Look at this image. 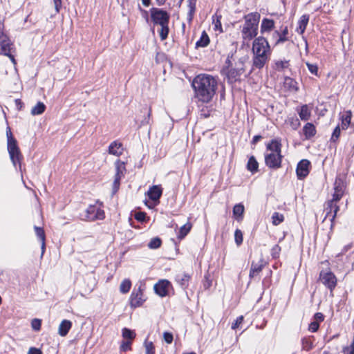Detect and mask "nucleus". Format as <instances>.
Here are the masks:
<instances>
[{"mask_svg": "<svg viewBox=\"0 0 354 354\" xmlns=\"http://www.w3.org/2000/svg\"><path fill=\"white\" fill-rule=\"evenodd\" d=\"M352 118V113L351 111H344L340 112L339 114V119L341 121L340 124H338L336 127L333 129V138L338 139L342 130H346L348 129L351 124ZM335 140L333 139V142Z\"/></svg>", "mask_w": 354, "mask_h": 354, "instance_id": "obj_6", "label": "nucleus"}, {"mask_svg": "<svg viewBox=\"0 0 354 354\" xmlns=\"http://www.w3.org/2000/svg\"><path fill=\"white\" fill-rule=\"evenodd\" d=\"M71 326L72 323L71 321L64 319L59 326L58 334L62 337L66 336L70 330Z\"/></svg>", "mask_w": 354, "mask_h": 354, "instance_id": "obj_23", "label": "nucleus"}, {"mask_svg": "<svg viewBox=\"0 0 354 354\" xmlns=\"http://www.w3.org/2000/svg\"><path fill=\"white\" fill-rule=\"evenodd\" d=\"M146 354H155V348L151 342L145 343Z\"/></svg>", "mask_w": 354, "mask_h": 354, "instance_id": "obj_45", "label": "nucleus"}, {"mask_svg": "<svg viewBox=\"0 0 354 354\" xmlns=\"http://www.w3.org/2000/svg\"><path fill=\"white\" fill-rule=\"evenodd\" d=\"M241 66V68H242V73H243L244 71V68H243V66H244V63L243 61L241 60H239L238 62H236L235 64V67H240Z\"/></svg>", "mask_w": 354, "mask_h": 354, "instance_id": "obj_64", "label": "nucleus"}, {"mask_svg": "<svg viewBox=\"0 0 354 354\" xmlns=\"http://www.w3.org/2000/svg\"><path fill=\"white\" fill-rule=\"evenodd\" d=\"M243 316H239L236 318V319L234 321V323H232V329H236L237 328L240 324L243 322Z\"/></svg>", "mask_w": 354, "mask_h": 354, "instance_id": "obj_53", "label": "nucleus"}, {"mask_svg": "<svg viewBox=\"0 0 354 354\" xmlns=\"http://www.w3.org/2000/svg\"><path fill=\"white\" fill-rule=\"evenodd\" d=\"M261 15L257 12H250L244 16V24L241 29V35L244 41H250L258 34V28Z\"/></svg>", "mask_w": 354, "mask_h": 354, "instance_id": "obj_4", "label": "nucleus"}, {"mask_svg": "<svg viewBox=\"0 0 354 354\" xmlns=\"http://www.w3.org/2000/svg\"><path fill=\"white\" fill-rule=\"evenodd\" d=\"M161 243V239L158 237H155L151 239V241L148 243V247L150 249H157L160 247Z\"/></svg>", "mask_w": 354, "mask_h": 354, "instance_id": "obj_40", "label": "nucleus"}, {"mask_svg": "<svg viewBox=\"0 0 354 354\" xmlns=\"http://www.w3.org/2000/svg\"><path fill=\"white\" fill-rule=\"evenodd\" d=\"M306 65L308 66V70L310 71V72L312 74H314V75L317 74L318 68H317V66L316 65L311 64H309V63H306Z\"/></svg>", "mask_w": 354, "mask_h": 354, "instance_id": "obj_55", "label": "nucleus"}, {"mask_svg": "<svg viewBox=\"0 0 354 354\" xmlns=\"http://www.w3.org/2000/svg\"><path fill=\"white\" fill-rule=\"evenodd\" d=\"M266 149L269 152L265 153L266 165L272 169L280 168L283 158L281 141L277 139L272 140L267 144Z\"/></svg>", "mask_w": 354, "mask_h": 354, "instance_id": "obj_3", "label": "nucleus"}, {"mask_svg": "<svg viewBox=\"0 0 354 354\" xmlns=\"http://www.w3.org/2000/svg\"><path fill=\"white\" fill-rule=\"evenodd\" d=\"M279 39V30H274L271 35V39L274 41V46H278L281 44V43H278Z\"/></svg>", "mask_w": 354, "mask_h": 354, "instance_id": "obj_50", "label": "nucleus"}, {"mask_svg": "<svg viewBox=\"0 0 354 354\" xmlns=\"http://www.w3.org/2000/svg\"><path fill=\"white\" fill-rule=\"evenodd\" d=\"M261 136H259V135H257V136H254L252 138V143L255 145L256 143H257L261 139Z\"/></svg>", "mask_w": 354, "mask_h": 354, "instance_id": "obj_63", "label": "nucleus"}, {"mask_svg": "<svg viewBox=\"0 0 354 354\" xmlns=\"http://www.w3.org/2000/svg\"><path fill=\"white\" fill-rule=\"evenodd\" d=\"M122 167L124 169V162H120L119 160L116 162V173L115 175V179L113 182V186L115 188H118L120 185V180L121 176L122 175Z\"/></svg>", "mask_w": 354, "mask_h": 354, "instance_id": "obj_25", "label": "nucleus"}, {"mask_svg": "<svg viewBox=\"0 0 354 354\" xmlns=\"http://www.w3.org/2000/svg\"><path fill=\"white\" fill-rule=\"evenodd\" d=\"M170 286V282L168 280H160L154 285L155 292L161 297H165L168 294V288Z\"/></svg>", "mask_w": 354, "mask_h": 354, "instance_id": "obj_16", "label": "nucleus"}, {"mask_svg": "<svg viewBox=\"0 0 354 354\" xmlns=\"http://www.w3.org/2000/svg\"><path fill=\"white\" fill-rule=\"evenodd\" d=\"M15 106H16V108L18 111H20L21 110L23 106H24V103L22 102V101L20 100V99H16L15 100Z\"/></svg>", "mask_w": 354, "mask_h": 354, "instance_id": "obj_60", "label": "nucleus"}, {"mask_svg": "<svg viewBox=\"0 0 354 354\" xmlns=\"http://www.w3.org/2000/svg\"><path fill=\"white\" fill-rule=\"evenodd\" d=\"M53 3L56 12L59 13L62 7V0H53Z\"/></svg>", "mask_w": 354, "mask_h": 354, "instance_id": "obj_54", "label": "nucleus"}, {"mask_svg": "<svg viewBox=\"0 0 354 354\" xmlns=\"http://www.w3.org/2000/svg\"><path fill=\"white\" fill-rule=\"evenodd\" d=\"M263 267L264 263L263 260H261L259 263L252 262L249 274L250 278H254L256 275L261 272Z\"/></svg>", "mask_w": 354, "mask_h": 354, "instance_id": "obj_21", "label": "nucleus"}, {"mask_svg": "<svg viewBox=\"0 0 354 354\" xmlns=\"http://www.w3.org/2000/svg\"><path fill=\"white\" fill-rule=\"evenodd\" d=\"M309 16L308 15H303L298 21V26L296 28V32L299 35H302L308 24Z\"/></svg>", "mask_w": 354, "mask_h": 354, "instance_id": "obj_22", "label": "nucleus"}, {"mask_svg": "<svg viewBox=\"0 0 354 354\" xmlns=\"http://www.w3.org/2000/svg\"><path fill=\"white\" fill-rule=\"evenodd\" d=\"M8 151L14 166L16 167L17 163L20 165L22 156L17 146V142L8 145Z\"/></svg>", "mask_w": 354, "mask_h": 354, "instance_id": "obj_12", "label": "nucleus"}, {"mask_svg": "<svg viewBox=\"0 0 354 354\" xmlns=\"http://www.w3.org/2000/svg\"><path fill=\"white\" fill-rule=\"evenodd\" d=\"M210 39L205 31H203L201 36L196 43L195 47L196 48H205L209 44Z\"/></svg>", "mask_w": 354, "mask_h": 354, "instance_id": "obj_26", "label": "nucleus"}, {"mask_svg": "<svg viewBox=\"0 0 354 354\" xmlns=\"http://www.w3.org/2000/svg\"><path fill=\"white\" fill-rule=\"evenodd\" d=\"M302 344H303V347L304 348L306 349V350H309L312 347V344L311 342H310L308 339H304L302 340Z\"/></svg>", "mask_w": 354, "mask_h": 354, "instance_id": "obj_57", "label": "nucleus"}, {"mask_svg": "<svg viewBox=\"0 0 354 354\" xmlns=\"http://www.w3.org/2000/svg\"><path fill=\"white\" fill-rule=\"evenodd\" d=\"M5 56L8 57L10 58V59L11 60L12 63L13 64V65L15 66H16L17 62H16V59H15L14 55H12V53H8V55H6Z\"/></svg>", "mask_w": 354, "mask_h": 354, "instance_id": "obj_62", "label": "nucleus"}, {"mask_svg": "<svg viewBox=\"0 0 354 354\" xmlns=\"http://www.w3.org/2000/svg\"><path fill=\"white\" fill-rule=\"evenodd\" d=\"M28 354H42V351L39 348L31 347L30 348Z\"/></svg>", "mask_w": 354, "mask_h": 354, "instance_id": "obj_58", "label": "nucleus"}, {"mask_svg": "<svg viewBox=\"0 0 354 354\" xmlns=\"http://www.w3.org/2000/svg\"><path fill=\"white\" fill-rule=\"evenodd\" d=\"M334 185L333 189L335 192L333 193V201H338L341 198L346 187L344 180L342 178H337Z\"/></svg>", "mask_w": 354, "mask_h": 354, "instance_id": "obj_15", "label": "nucleus"}, {"mask_svg": "<svg viewBox=\"0 0 354 354\" xmlns=\"http://www.w3.org/2000/svg\"><path fill=\"white\" fill-rule=\"evenodd\" d=\"M34 229H35V234H36L37 236L41 240V256H42L45 252V247H46L45 232H44V230H43V228L37 227V226H35Z\"/></svg>", "mask_w": 354, "mask_h": 354, "instance_id": "obj_27", "label": "nucleus"}, {"mask_svg": "<svg viewBox=\"0 0 354 354\" xmlns=\"http://www.w3.org/2000/svg\"><path fill=\"white\" fill-rule=\"evenodd\" d=\"M314 318L315 319V322H317L319 323V322H322L324 320V316L322 313H315V315H314Z\"/></svg>", "mask_w": 354, "mask_h": 354, "instance_id": "obj_59", "label": "nucleus"}, {"mask_svg": "<svg viewBox=\"0 0 354 354\" xmlns=\"http://www.w3.org/2000/svg\"><path fill=\"white\" fill-rule=\"evenodd\" d=\"M284 86L290 91H297V82L291 77L284 78Z\"/></svg>", "mask_w": 354, "mask_h": 354, "instance_id": "obj_34", "label": "nucleus"}, {"mask_svg": "<svg viewBox=\"0 0 354 354\" xmlns=\"http://www.w3.org/2000/svg\"><path fill=\"white\" fill-rule=\"evenodd\" d=\"M226 66L223 69L230 81H236L242 75V68L240 67H232V62L228 57L225 62Z\"/></svg>", "mask_w": 354, "mask_h": 354, "instance_id": "obj_10", "label": "nucleus"}, {"mask_svg": "<svg viewBox=\"0 0 354 354\" xmlns=\"http://www.w3.org/2000/svg\"><path fill=\"white\" fill-rule=\"evenodd\" d=\"M6 136L8 140V145L12 144V142H17V140L13 138L10 129L8 127L6 131Z\"/></svg>", "mask_w": 354, "mask_h": 354, "instance_id": "obj_48", "label": "nucleus"}, {"mask_svg": "<svg viewBox=\"0 0 354 354\" xmlns=\"http://www.w3.org/2000/svg\"><path fill=\"white\" fill-rule=\"evenodd\" d=\"M143 288L140 286L138 290H133L130 296V305L132 308H137L142 305L145 301L143 295Z\"/></svg>", "mask_w": 354, "mask_h": 354, "instance_id": "obj_11", "label": "nucleus"}, {"mask_svg": "<svg viewBox=\"0 0 354 354\" xmlns=\"http://www.w3.org/2000/svg\"><path fill=\"white\" fill-rule=\"evenodd\" d=\"M191 277L187 273H179L175 277L176 283L183 289L185 290L189 286V281Z\"/></svg>", "mask_w": 354, "mask_h": 354, "instance_id": "obj_18", "label": "nucleus"}, {"mask_svg": "<svg viewBox=\"0 0 354 354\" xmlns=\"http://www.w3.org/2000/svg\"><path fill=\"white\" fill-rule=\"evenodd\" d=\"M131 286V282L129 279H124L123 280L120 286V291L122 293H127Z\"/></svg>", "mask_w": 354, "mask_h": 354, "instance_id": "obj_37", "label": "nucleus"}, {"mask_svg": "<svg viewBox=\"0 0 354 354\" xmlns=\"http://www.w3.org/2000/svg\"><path fill=\"white\" fill-rule=\"evenodd\" d=\"M221 17H217L216 21H214V29L222 31V25L221 22Z\"/></svg>", "mask_w": 354, "mask_h": 354, "instance_id": "obj_56", "label": "nucleus"}, {"mask_svg": "<svg viewBox=\"0 0 354 354\" xmlns=\"http://www.w3.org/2000/svg\"><path fill=\"white\" fill-rule=\"evenodd\" d=\"M299 117L302 120H308L310 112L308 109V107L307 105H303L301 107L300 111L299 113Z\"/></svg>", "mask_w": 354, "mask_h": 354, "instance_id": "obj_35", "label": "nucleus"}, {"mask_svg": "<svg viewBox=\"0 0 354 354\" xmlns=\"http://www.w3.org/2000/svg\"><path fill=\"white\" fill-rule=\"evenodd\" d=\"M344 354H354V340L349 346H346L342 351Z\"/></svg>", "mask_w": 354, "mask_h": 354, "instance_id": "obj_47", "label": "nucleus"}, {"mask_svg": "<svg viewBox=\"0 0 354 354\" xmlns=\"http://www.w3.org/2000/svg\"><path fill=\"white\" fill-rule=\"evenodd\" d=\"M196 0H188V8H189L188 17H189V21H192L193 19V16L195 12V10H196Z\"/></svg>", "mask_w": 354, "mask_h": 354, "instance_id": "obj_36", "label": "nucleus"}, {"mask_svg": "<svg viewBox=\"0 0 354 354\" xmlns=\"http://www.w3.org/2000/svg\"><path fill=\"white\" fill-rule=\"evenodd\" d=\"M272 219L273 225H277L283 221L284 217L283 214L279 212H274L272 216Z\"/></svg>", "mask_w": 354, "mask_h": 354, "instance_id": "obj_41", "label": "nucleus"}, {"mask_svg": "<svg viewBox=\"0 0 354 354\" xmlns=\"http://www.w3.org/2000/svg\"><path fill=\"white\" fill-rule=\"evenodd\" d=\"M15 47L9 37L0 30V55H6L10 53H14Z\"/></svg>", "mask_w": 354, "mask_h": 354, "instance_id": "obj_9", "label": "nucleus"}, {"mask_svg": "<svg viewBox=\"0 0 354 354\" xmlns=\"http://www.w3.org/2000/svg\"><path fill=\"white\" fill-rule=\"evenodd\" d=\"M163 338H164V340L167 344H171L173 342V339H174L172 333H169V332H165L163 333Z\"/></svg>", "mask_w": 354, "mask_h": 354, "instance_id": "obj_49", "label": "nucleus"}, {"mask_svg": "<svg viewBox=\"0 0 354 354\" xmlns=\"http://www.w3.org/2000/svg\"><path fill=\"white\" fill-rule=\"evenodd\" d=\"M134 218L138 221H140V222H142L145 220V218H146V213L145 212H136L134 215Z\"/></svg>", "mask_w": 354, "mask_h": 354, "instance_id": "obj_51", "label": "nucleus"}, {"mask_svg": "<svg viewBox=\"0 0 354 354\" xmlns=\"http://www.w3.org/2000/svg\"><path fill=\"white\" fill-rule=\"evenodd\" d=\"M253 66L261 69L268 62L271 55L270 44L263 36L256 37L252 44Z\"/></svg>", "mask_w": 354, "mask_h": 354, "instance_id": "obj_2", "label": "nucleus"}, {"mask_svg": "<svg viewBox=\"0 0 354 354\" xmlns=\"http://www.w3.org/2000/svg\"><path fill=\"white\" fill-rule=\"evenodd\" d=\"M162 194V189L160 185H153L149 189L147 192L149 198L153 201H159Z\"/></svg>", "mask_w": 354, "mask_h": 354, "instance_id": "obj_17", "label": "nucleus"}, {"mask_svg": "<svg viewBox=\"0 0 354 354\" xmlns=\"http://www.w3.org/2000/svg\"><path fill=\"white\" fill-rule=\"evenodd\" d=\"M151 17L154 24L161 26L159 30L161 40L166 39L169 34V15L162 9L153 8L151 10Z\"/></svg>", "mask_w": 354, "mask_h": 354, "instance_id": "obj_5", "label": "nucleus"}, {"mask_svg": "<svg viewBox=\"0 0 354 354\" xmlns=\"http://www.w3.org/2000/svg\"><path fill=\"white\" fill-rule=\"evenodd\" d=\"M8 151L14 166L16 167L17 163L20 165L22 156L17 146V142L8 145Z\"/></svg>", "mask_w": 354, "mask_h": 354, "instance_id": "obj_13", "label": "nucleus"}, {"mask_svg": "<svg viewBox=\"0 0 354 354\" xmlns=\"http://www.w3.org/2000/svg\"><path fill=\"white\" fill-rule=\"evenodd\" d=\"M46 106L43 102H38L31 109V114L32 115H40L45 111Z\"/></svg>", "mask_w": 354, "mask_h": 354, "instance_id": "obj_32", "label": "nucleus"}, {"mask_svg": "<svg viewBox=\"0 0 354 354\" xmlns=\"http://www.w3.org/2000/svg\"><path fill=\"white\" fill-rule=\"evenodd\" d=\"M192 228V224L189 222H187L185 225H183L179 230L178 238L180 239H183L185 236L189 232Z\"/></svg>", "mask_w": 354, "mask_h": 354, "instance_id": "obj_33", "label": "nucleus"}, {"mask_svg": "<svg viewBox=\"0 0 354 354\" xmlns=\"http://www.w3.org/2000/svg\"><path fill=\"white\" fill-rule=\"evenodd\" d=\"M150 115H151V109H149V111L147 113V118H145L143 120H142V122H141L142 125L147 124L149 123Z\"/></svg>", "mask_w": 354, "mask_h": 354, "instance_id": "obj_61", "label": "nucleus"}, {"mask_svg": "<svg viewBox=\"0 0 354 354\" xmlns=\"http://www.w3.org/2000/svg\"><path fill=\"white\" fill-rule=\"evenodd\" d=\"M288 28L287 26H281L280 30H279V39L278 43L283 44L286 41H288L290 39L288 36Z\"/></svg>", "mask_w": 354, "mask_h": 354, "instance_id": "obj_28", "label": "nucleus"}, {"mask_svg": "<svg viewBox=\"0 0 354 354\" xmlns=\"http://www.w3.org/2000/svg\"><path fill=\"white\" fill-rule=\"evenodd\" d=\"M41 321L39 319H33L31 322V326L33 330L38 331L41 328Z\"/></svg>", "mask_w": 354, "mask_h": 354, "instance_id": "obj_44", "label": "nucleus"}, {"mask_svg": "<svg viewBox=\"0 0 354 354\" xmlns=\"http://www.w3.org/2000/svg\"><path fill=\"white\" fill-rule=\"evenodd\" d=\"M259 163L256 158L252 156H251L247 164V169L252 173H255L258 171Z\"/></svg>", "mask_w": 354, "mask_h": 354, "instance_id": "obj_31", "label": "nucleus"}, {"mask_svg": "<svg viewBox=\"0 0 354 354\" xmlns=\"http://www.w3.org/2000/svg\"><path fill=\"white\" fill-rule=\"evenodd\" d=\"M131 341H123L120 346V351L122 352H126L131 348Z\"/></svg>", "mask_w": 354, "mask_h": 354, "instance_id": "obj_46", "label": "nucleus"}, {"mask_svg": "<svg viewBox=\"0 0 354 354\" xmlns=\"http://www.w3.org/2000/svg\"><path fill=\"white\" fill-rule=\"evenodd\" d=\"M329 264L328 261H322L321 263L319 281L328 287L330 293H332V272Z\"/></svg>", "mask_w": 354, "mask_h": 354, "instance_id": "obj_7", "label": "nucleus"}, {"mask_svg": "<svg viewBox=\"0 0 354 354\" xmlns=\"http://www.w3.org/2000/svg\"><path fill=\"white\" fill-rule=\"evenodd\" d=\"M234 240L237 245H240L243 243V233L239 229H236L234 232Z\"/></svg>", "mask_w": 354, "mask_h": 354, "instance_id": "obj_42", "label": "nucleus"}, {"mask_svg": "<svg viewBox=\"0 0 354 354\" xmlns=\"http://www.w3.org/2000/svg\"><path fill=\"white\" fill-rule=\"evenodd\" d=\"M105 214L103 209L95 205H91L85 212L84 219L88 221H94L95 220H103Z\"/></svg>", "mask_w": 354, "mask_h": 354, "instance_id": "obj_8", "label": "nucleus"}, {"mask_svg": "<svg viewBox=\"0 0 354 354\" xmlns=\"http://www.w3.org/2000/svg\"><path fill=\"white\" fill-rule=\"evenodd\" d=\"M326 206L324 209V211L326 213L325 219H328L329 221H330L331 224L330 228L332 229V218L329 215L330 213L332 212V200L327 201V202L326 203Z\"/></svg>", "mask_w": 354, "mask_h": 354, "instance_id": "obj_39", "label": "nucleus"}, {"mask_svg": "<svg viewBox=\"0 0 354 354\" xmlns=\"http://www.w3.org/2000/svg\"><path fill=\"white\" fill-rule=\"evenodd\" d=\"M195 96L203 102H209L216 93L217 82L209 75H198L193 82Z\"/></svg>", "mask_w": 354, "mask_h": 354, "instance_id": "obj_1", "label": "nucleus"}, {"mask_svg": "<svg viewBox=\"0 0 354 354\" xmlns=\"http://www.w3.org/2000/svg\"><path fill=\"white\" fill-rule=\"evenodd\" d=\"M244 211V205L242 203H239L234 206L232 212L236 221H241L243 220Z\"/></svg>", "mask_w": 354, "mask_h": 354, "instance_id": "obj_24", "label": "nucleus"}, {"mask_svg": "<svg viewBox=\"0 0 354 354\" xmlns=\"http://www.w3.org/2000/svg\"><path fill=\"white\" fill-rule=\"evenodd\" d=\"M275 22L273 19L263 18L261 24V33L265 34L271 32L274 28Z\"/></svg>", "mask_w": 354, "mask_h": 354, "instance_id": "obj_19", "label": "nucleus"}, {"mask_svg": "<svg viewBox=\"0 0 354 354\" xmlns=\"http://www.w3.org/2000/svg\"><path fill=\"white\" fill-rule=\"evenodd\" d=\"M319 328V323L317 322H312L308 326V330L312 332H316Z\"/></svg>", "mask_w": 354, "mask_h": 354, "instance_id": "obj_52", "label": "nucleus"}, {"mask_svg": "<svg viewBox=\"0 0 354 354\" xmlns=\"http://www.w3.org/2000/svg\"><path fill=\"white\" fill-rule=\"evenodd\" d=\"M289 66L288 60H276L274 62L273 68L277 71H282Z\"/></svg>", "mask_w": 354, "mask_h": 354, "instance_id": "obj_30", "label": "nucleus"}, {"mask_svg": "<svg viewBox=\"0 0 354 354\" xmlns=\"http://www.w3.org/2000/svg\"><path fill=\"white\" fill-rule=\"evenodd\" d=\"M310 162L309 160L304 159L301 160L297 166L296 173L298 179L301 180L306 178L309 174V167Z\"/></svg>", "mask_w": 354, "mask_h": 354, "instance_id": "obj_14", "label": "nucleus"}, {"mask_svg": "<svg viewBox=\"0 0 354 354\" xmlns=\"http://www.w3.org/2000/svg\"><path fill=\"white\" fill-rule=\"evenodd\" d=\"M122 336L124 338L128 339V341L131 342L136 337V333L133 330L124 328L122 329Z\"/></svg>", "mask_w": 354, "mask_h": 354, "instance_id": "obj_38", "label": "nucleus"}, {"mask_svg": "<svg viewBox=\"0 0 354 354\" xmlns=\"http://www.w3.org/2000/svg\"><path fill=\"white\" fill-rule=\"evenodd\" d=\"M109 153L115 156H120L123 152V147L121 142L118 141L112 142L109 146Z\"/></svg>", "mask_w": 354, "mask_h": 354, "instance_id": "obj_20", "label": "nucleus"}, {"mask_svg": "<svg viewBox=\"0 0 354 354\" xmlns=\"http://www.w3.org/2000/svg\"><path fill=\"white\" fill-rule=\"evenodd\" d=\"M281 252V248L279 245H275L272 247L271 250V256L274 259H277L279 257V254Z\"/></svg>", "mask_w": 354, "mask_h": 354, "instance_id": "obj_43", "label": "nucleus"}, {"mask_svg": "<svg viewBox=\"0 0 354 354\" xmlns=\"http://www.w3.org/2000/svg\"><path fill=\"white\" fill-rule=\"evenodd\" d=\"M304 134L306 139H310L315 135L316 130L315 126L311 123H307L303 128Z\"/></svg>", "mask_w": 354, "mask_h": 354, "instance_id": "obj_29", "label": "nucleus"}]
</instances>
